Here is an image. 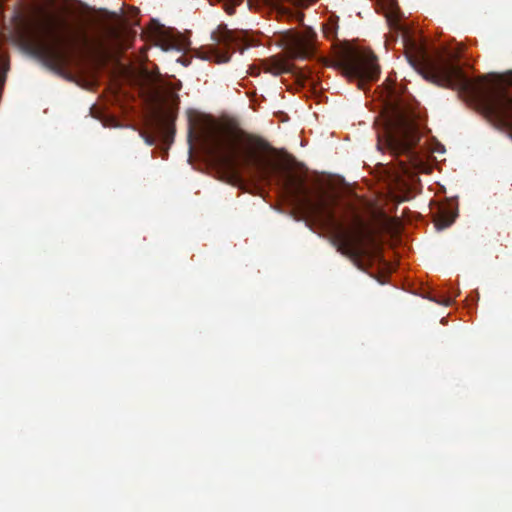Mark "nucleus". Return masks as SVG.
<instances>
[{
    "label": "nucleus",
    "instance_id": "nucleus-1",
    "mask_svg": "<svg viewBox=\"0 0 512 512\" xmlns=\"http://www.w3.org/2000/svg\"><path fill=\"white\" fill-rule=\"evenodd\" d=\"M411 62L426 80L456 90L512 139V74L471 79L458 64V55L452 52L429 54L421 49Z\"/></svg>",
    "mask_w": 512,
    "mask_h": 512
},
{
    "label": "nucleus",
    "instance_id": "nucleus-2",
    "mask_svg": "<svg viewBox=\"0 0 512 512\" xmlns=\"http://www.w3.org/2000/svg\"><path fill=\"white\" fill-rule=\"evenodd\" d=\"M278 183L296 206L334 234L338 252L358 269H366L363 258L370 254L368 244L373 243V232L357 213L351 214L350 224L346 226L335 215L336 200L332 195L318 191L312 199L304 179L289 172L283 173Z\"/></svg>",
    "mask_w": 512,
    "mask_h": 512
},
{
    "label": "nucleus",
    "instance_id": "nucleus-3",
    "mask_svg": "<svg viewBox=\"0 0 512 512\" xmlns=\"http://www.w3.org/2000/svg\"><path fill=\"white\" fill-rule=\"evenodd\" d=\"M211 151L219 162L235 169L238 165L250 169L263 182L269 183L275 169L265 157L272 150L268 142L240 128L226 126L210 136Z\"/></svg>",
    "mask_w": 512,
    "mask_h": 512
},
{
    "label": "nucleus",
    "instance_id": "nucleus-4",
    "mask_svg": "<svg viewBox=\"0 0 512 512\" xmlns=\"http://www.w3.org/2000/svg\"><path fill=\"white\" fill-rule=\"evenodd\" d=\"M420 140L417 115L403 98L396 97L386 105L383 133L378 135V149L396 157L405 156L400 164L404 173L418 165L415 147Z\"/></svg>",
    "mask_w": 512,
    "mask_h": 512
},
{
    "label": "nucleus",
    "instance_id": "nucleus-5",
    "mask_svg": "<svg viewBox=\"0 0 512 512\" xmlns=\"http://www.w3.org/2000/svg\"><path fill=\"white\" fill-rule=\"evenodd\" d=\"M91 40L84 31H78L66 39L55 37L50 44L42 39L35 42V53L46 66L55 71L63 70L69 63L71 51L91 47Z\"/></svg>",
    "mask_w": 512,
    "mask_h": 512
},
{
    "label": "nucleus",
    "instance_id": "nucleus-6",
    "mask_svg": "<svg viewBox=\"0 0 512 512\" xmlns=\"http://www.w3.org/2000/svg\"><path fill=\"white\" fill-rule=\"evenodd\" d=\"M340 66L349 76L364 81H375L380 74L377 58L371 51L346 49L340 56Z\"/></svg>",
    "mask_w": 512,
    "mask_h": 512
},
{
    "label": "nucleus",
    "instance_id": "nucleus-7",
    "mask_svg": "<svg viewBox=\"0 0 512 512\" xmlns=\"http://www.w3.org/2000/svg\"><path fill=\"white\" fill-rule=\"evenodd\" d=\"M315 38L314 32L286 31L283 34L284 48L291 59L305 60L312 57L315 52Z\"/></svg>",
    "mask_w": 512,
    "mask_h": 512
},
{
    "label": "nucleus",
    "instance_id": "nucleus-8",
    "mask_svg": "<svg viewBox=\"0 0 512 512\" xmlns=\"http://www.w3.org/2000/svg\"><path fill=\"white\" fill-rule=\"evenodd\" d=\"M213 40L228 50L243 51V35L241 32L229 30L226 25H219L217 30L212 33Z\"/></svg>",
    "mask_w": 512,
    "mask_h": 512
},
{
    "label": "nucleus",
    "instance_id": "nucleus-9",
    "mask_svg": "<svg viewBox=\"0 0 512 512\" xmlns=\"http://www.w3.org/2000/svg\"><path fill=\"white\" fill-rule=\"evenodd\" d=\"M264 72L279 76L284 73L291 72L290 65L277 57H271L263 62Z\"/></svg>",
    "mask_w": 512,
    "mask_h": 512
},
{
    "label": "nucleus",
    "instance_id": "nucleus-10",
    "mask_svg": "<svg viewBox=\"0 0 512 512\" xmlns=\"http://www.w3.org/2000/svg\"><path fill=\"white\" fill-rule=\"evenodd\" d=\"M454 219H455V215H453L452 213L447 212V211H441L440 214L437 215L434 220L435 227L438 230L445 229V228L449 227L454 222Z\"/></svg>",
    "mask_w": 512,
    "mask_h": 512
},
{
    "label": "nucleus",
    "instance_id": "nucleus-11",
    "mask_svg": "<svg viewBox=\"0 0 512 512\" xmlns=\"http://www.w3.org/2000/svg\"><path fill=\"white\" fill-rule=\"evenodd\" d=\"M181 86H182V84L180 81H177L176 83H173V84H169L167 96H168L169 101L173 105H177L179 102V96L177 94V91L181 89Z\"/></svg>",
    "mask_w": 512,
    "mask_h": 512
},
{
    "label": "nucleus",
    "instance_id": "nucleus-12",
    "mask_svg": "<svg viewBox=\"0 0 512 512\" xmlns=\"http://www.w3.org/2000/svg\"><path fill=\"white\" fill-rule=\"evenodd\" d=\"M230 60L229 51L220 52L218 50L215 51V61L218 63H225Z\"/></svg>",
    "mask_w": 512,
    "mask_h": 512
},
{
    "label": "nucleus",
    "instance_id": "nucleus-13",
    "mask_svg": "<svg viewBox=\"0 0 512 512\" xmlns=\"http://www.w3.org/2000/svg\"><path fill=\"white\" fill-rule=\"evenodd\" d=\"M4 1H5V0H0V10H1V9H2V7H3Z\"/></svg>",
    "mask_w": 512,
    "mask_h": 512
},
{
    "label": "nucleus",
    "instance_id": "nucleus-14",
    "mask_svg": "<svg viewBox=\"0 0 512 512\" xmlns=\"http://www.w3.org/2000/svg\"><path fill=\"white\" fill-rule=\"evenodd\" d=\"M146 141H147V143H148L149 145H152V144H153V140H149V139H147Z\"/></svg>",
    "mask_w": 512,
    "mask_h": 512
}]
</instances>
